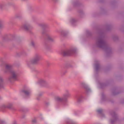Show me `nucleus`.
Returning <instances> with one entry per match:
<instances>
[{
	"instance_id": "obj_1",
	"label": "nucleus",
	"mask_w": 124,
	"mask_h": 124,
	"mask_svg": "<svg viewBox=\"0 0 124 124\" xmlns=\"http://www.w3.org/2000/svg\"><path fill=\"white\" fill-rule=\"evenodd\" d=\"M5 73L9 72L10 73V75L8 77V82L12 83L17 79L18 74V72L13 69L12 66L10 64H6L5 65V69L3 70Z\"/></svg>"
},
{
	"instance_id": "obj_2",
	"label": "nucleus",
	"mask_w": 124,
	"mask_h": 124,
	"mask_svg": "<svg viewBox=\"0 0 124 124\" xmlns=\"http://www.w3.org/2000/svg\"><path fill=\"white\" fill-rule=\"evenodd\" d=\"M96 45L98 47L103 49L107 47L105 41L101 37H99L98 38L96 41Z\"/></svg>"
},
{
	"instance_id": "obj_3",
	"label": "nucleus",
	"mask_w": 124,
	"mask_h": 124,
	"mask_svg": "<svg viewBox=\"0 0 124 124\" xmlns=\"http://www.w3.org/2000/svg\"><path fill=\"white\" fill-rule=\"evenodd\" d=\"M41 58V55L39 53H36L34 54L33 58L31 60L30 62L32 64H37L40 60Z\"/></svg>"
},
{
	"instance_id": "obj_4",
	"label": "nucleus",
	"mask_w": 124,
	"mask_h": 124,
	"mask_svg": "<svg viewBox=\"0 0 124 124\" xmlns=\"http://www.w3.org/2000/svg\"><path fill=\"white\" fill-rule=\"evenodd\" d=\"M76 50L74 48H72L69 50L63 51L62 54L64 56H67L71 55L75 53Z\"/></svg>"
},
{
	"instance_id": "obj_5",
	"label": "nucleus",
	"mask_w": 124,
	"mask_h": 124,
	"mask_svg": "<svg viewBox=\"0 0 124 124\" xmlns=\"http://www.w3.org/2000/svg\"><path fill=\"white\" fill-rule=\"evenodd\" d=\"M0 108L2 109L7 108L9 109H13V104L11 103H8L6 104H3L0 106Z\"/></svg>"
},
{
	"instance_id": "obj_6",
	"label": "nucleus",
	"mask_w": 124,
	"mask_h": 124,
	"mask_svg": "<svg viewBox=\"0 0 124 124\" xmlns=\"http://www.w3.org/2000/svg\"><path fill=\"white\" fill-rule=\"evenodd\" d=\"M111 115L112 116L113 118V120H111V122L112 124H113L116 120L117 119V116L116 113L114 112H111Z\"/></svg>"
},
{
	"instance_id": "obj_7",
	"label": "nucleus",
	"mask_w": 124,
	"mask_h": 124,
	"mask_svg": "<svg viewBox=\"0 0 124 124\" xmlns=\"http://www.w3.org/2000/svg\"><path fill=\"white\" fill-rule=\"evenodd\" d=\"M70 95L69 91L68 90H66L65 91V93L63 95V97L64 98L65 100H66L68 98L70 97Z\"/></svg>"
},
{
	"instance_id": "obj_8",
	"label": "nucleus",
	"mask_w": 124,
	"mask_h": 124,
	"mask_svg": "<svg viewBox=\"0 0 124 124\" xmlns=\"http://www.w3.org/2000/svg\"><path fill=\"white\" fill-rule=\"evenodd\" d=\"M33 27L30 26H27L25 25H22L21 27V28L23 30H31Z\"/></svg>"
},
{
	"instance_id": "obj_9",
	"label": "nucleus",
	"mask_w": 124,
	"mask_h": 124,
	"mask_svg": "<svg viewBox=\"0 0 124 124\" xmlns=\"http://www.w3.org/2000/svg\"><path fill=\"white\" fill-rule=\"evenodd\" d=\"M26 52L24 50H22L16 53L17 55L18 56H24L26 55Z\"/></svg>"
},
{
	"instance_id": "obj_10",
	"label": "nucleus",
	"mask_w": 124,
	"mask_h": 124,
	"mask_svg": "<svg viewBox=\"0 0 124 124\" xmlns=\"http://www.w3.org/2000/svg\"><path fill=\"white\" fill-rule=\"evenodd\" d=\"M4 79L1 75H0V89L4 88Z\"/></svg>"
},
{
	"instance_id": "obj_11",
	"label": "nucleus",
	"mask_w": 124,
	"mask_h": 124,
	"mask_svg": "<svg viewBox=\"0 0 124 124\" xmlns=\"http://www.w3.org/2000/svg\"><path fill=\"white\" fill-rule=\"evenodd\" d=\"M45 32V31H43V32L42 33L43 34L44 33L45 34L46 38L47 40L51 42L53 41L54 40L48 34H46L45 32Z\"/></svg>"
},
{
	"instance_id": "obj_12",
	"label": "nucleus",
	"mask_w": 124,
	"mask_h": 124,
	"mask_svg": "<svg viewBox=\"0 0 124 124\" xmlns=\"http://www.w3.org/2000/svg\"><path fill=\"white\" fill-rule=\"evenodd\" d=\"M38 82L42 85H44L47 84V82L46 80L42 79H39V80Z\"/></svg>"
},
{
	"instance_id": "obj_13",
	"label": "nucleus",
	"mask_w": 124,
	"mask_h": 124,
	"mask_svg": "<svg viewBox=\"0 0 124 124\" xmlns=\"http://www.w3.org/2000/svg\"><path fill=\"white\" fill-rule=\"evenodd\" d=\"M55 99L57 101L59 102H62L65 100L63 97H60L59 96L56 97Z\"/></svg>"
},
{
	"instance_id": "obj_14",
	"label": "nucleus",
	"mask_w": 124,
	"mask_h": 124,
	"mask_svg": "<svg viewBox=\"0 0 124 124\" xmlns=\"http://www.w3.org/2000/svg\"><path fill=\"white\" fill-rule=\"evenodd\" d=\"M41 28L44 30H47L49 28L48 25L46 24H42L40 25Z\"/></svg>"
},
{
	"instance_id": "obj_15",
	"label": "nucleus",
	"mask_w": 124,
	"mask_h": 124,
	"mask_svg": "<svg viewBox=\"0 0 124 124\" xmlns=\"http://www.w3.org/2000/svg\"><path fill=\"white\" fill-rule=\"evenodd\" d=\"M22 92L27 96H28L30 95V91L27 90H23L22 91Z\"/></svg>"
},
{
	"instance_id": "obj_16",
	"label": "nucleus",
	"mask_w": 124,
	"mask_h": 124,
	"mask_svg": "<svg viewBox=\"0 0 124 124\" xmlns=\"http://www.w3.org/2000/svg\"><path fill=\"white\" fill-rule=\"evenodd\" d=\"M83 98V96L81 95H79L77 97L78 102H80L81 101Z\"/></svg>"
},
{
	"instance_id": "obj_17",
	"label": "nucleus",
	"mask_w": 124,
	"mask_h": 124,
	"mask_svg": "<svg viewBox=\"0 0 124 124\" xmlns=\"http://www.w3.org/2000/svg\"><path fill=\"white\" fill-rule=\"evenodd\" d=\"M97 111L99 114L101 115V116L102 117H103L104 115L102 113L103 110L101 109H99L97 110Z\"/></svg>"
},
{
	"instance_id": "obj_18",
	"label": "nucleus",
	"mask_w": 124,
	"mask_h": 124,
	"mask_svg": "<svg viewBox=\"0 0 124 124\" xmlns=\"http://www.w3.org/2000/svg\"><path fill=\"white\" fill-rule=\"evenodd\" d=\"M100 68V63L99 62H97L95 64V68L96 70L97 71Z\"/></svg>"
},
{
	"instance_id": "obj_19",
	"label": "nucleus",
	"mask_w": 124,
	"mask_h": 124,
	"mask_svg": "<svg viewBox=\"0 0 124 124\" xmlns=\"http://www.w3.org/2000/svg\"><path fill=\"white\" fill-rule=\"evenodd\" d=\"M61 34L62 36L65 37L68 34V33L67 31H61Z\"/></svg>"
},
{
	"instance_id": "obj_20",
	"label": "nucleus",
	"mask_w": 124,
	"mask_h": 124,
	"mask_svg": "<svg viewBox=\"0 0 124 124\" xmlns=\"http://www.w3.org/2000/svg\"><path fill=\"white\" fill-rule=\"evenodd\" d=\"M67 124H76L74 122L71 120H68L66 121Z\"/></svg>"
},
{
	"instance_id": "obj_21",
	"label": "nucleus",
	"mask_w": 124,
	"mask_h": 124,
	"mask_svg": "<svg viewBox=\"0 0 124 124\" xmlns=\"http://www.w3.org/2000/svg\"><path fill=\"white\" fill-rule=\"evenodd\" d=\"M3 22L2 21L0 20V30L3 29L4 27L3 26L2 24Z\"/></svg>"
},
{
	"instance_id": "obj_22",
	"label": "nucleus",
	"mask_w": 124,
	"mask_h": 124,
	"mask_svg": "<svg viewBox=\"0 0 124 124\" xmlns=\"http://www.w3.org/2000/svg\"><path fill=\"white\" fill-rule=\"evenodd\" d=\"M31 45L33 47H35V42L33 41H31Z\"/></svg>"
},
{
	"instance_id": "obj_23",
	"label": "nucleus",
	"mask_w": 124,
	"mask_h": 124,
	"mask_svg": "<svg viewBox=\"0 0 124 124\" xmlns=\"http://www.w3.org/2000/svg\"><path fill=\"white\" fill-rule=\"evenodd\" d=\"M84 87L86 89V90L88 92H89L90 91V90L89 89V88L87 86H84Z\"/></svg>"
},
{
	"instance_id": "obj_24",
	"label": "nucleus",
	"mask_w": 124,
	"mask_h": 124,
	"mask_svg": "<svg viewBox=\"0 0 124 124\" xmlns=\"http://www.w3.org/2000/svg\"><path fill=\"white\" fill-rule=\"evenodd\" d=\"M87 34L88 36H90L92 35V34L90 31H88Z\"/></svg>"
},
{
	"instance_id": "obj_25",
	"label": "nucleus",
	"mask_w": 124,
	"mask_h": 124,
	"mask_svg": "<svg viewBox=\"0 0 124 124\" xmlns=\"http://www.w3.org/2000/svg\"><path fill=\"white\" fill-rule=\"evenodd\" d=\"M5 122L3 120H0V124H5Z\"/></svg>"
},
{
	"instance_id": "obj_26",
	"label": "nucleus",
	"mask_w": 124,
	"mask_h": 124,
	"mask_svg": "<svg viewBox=\"0 0 124 124\" xmlns=\"http://www.w3.org/2000/svg\"><path fill=\"white\" fill-rule=\"evenodd\" d=\"M5 5L4 4H1L0 5V7L1 8H2L3 7L5 6Z\"/></svg>"
},
{
	"instance_id": "obj_27",
	"label": "nucleus",
	"mask_w": 124,
	"mask_h": 124,
	"mask_svg": "<svg viewBox=\"0 0 124 124\" xmlns=\"http://www.w3.org/2000/svg\"><path fill=\"white\" fill-rule=\"evenodd\" d=\"M32 122L34 123H36L37 122V120L36 119H34L32 120Z\"/></svg>"
},
{
	"instance_id": "obj_28",
	"label": "nucleus",
	"mask_w": 124,
	"mask_h": 124,
	"mask_svg": "<svg viewBox=\"0 0 124 124\" xmlns=\"http://www.w3.org/2000/svg\"><path fill=\"white\" fill-rule=\"evenodd\" d=\"M43 94V93H40L38 94V96H39V97H41L42 96Z\"/></svg>"
},
{
	"instance_id": "obj_29",
	"label": "nucleus",
	"mask_w": 124,
	"mask_h": 124,
	"mask_svg": "<svg viewBox=\"0 0 124 124\" xmlns=\"http://www.w3.org/2000/svg\"><path fill=\"white\" fill-rule=\"evenodd\" d=\"M116 91H114V92H113V94L114 95H116L118 93H115V92L116 93Z\"/></svg>"
},
{
	"instance_id": "obj_30",
	"label": "nucleus",
	"mask_w": 124,
	"mask_h": 124,
	"mask_svg": "<svg viewBox=\"0 0 124 124\" xmlns=\"http://www.w3.org/2000/svg\"><path fill=\"white\" fill-rule=\"evenodd\" d=\"M12 124H17V122L16 121H14L13 122Z\"/></svg>"
},
{
	"instance_id": "obj_31",
	"label": "nucleus",
	"mask_w": 124,
	"mask_h": 124,
	"mask_svg": "<svg viewBox=\"0 0 124 124\" xmlns=\"http://www.w3.org/2000/svg\"><path fill=\"white\" fill-rule=\"evenodd\" d=\"M40 97H39V96H38L37 97V99L38 100H40Z\"/></svg>"
},
{
	"instance_id": "obj_32",
	"label": "nucleus",
	"mask_w": 124,
	"mask_h": 124,
	"mask_svg": "<svg viewBox=\"0 0 124 124\" xmlns=\"http://www.w3.org/2000/svg\"><path fill=\"white\" fill-rule=\"evenodd\" d=\"M2 62V58L0 59V62Z\"/></svg>"
},
{
	"instance_id": "obj_33",
	"label": "nucleus",
	"mask_w": 124,
	"mask_h": 124,
	"mask_svg": "<svg viewBox=\"0 0 124 124\" xmlns=\"http://www.w3.org/2000/svg\"><path fill=\"white\" fill-rule=\"evenodd\" d=\"M2 98V97L0 96V99H1Z\"/></svg>"
},
{
	"instance_id": "obj_34",
	"label": "nucleus",
	"mask_w": 124,
	"mask_h": 124,
	"mask_svg": "<svg viewBox=\"0 0 124 124\" xmlns=\"http://www.w3.org/2000/svg\"><path fill=\"white\" fill-rule=\"evenodd\" d=\"M82 85H83V86H84V85H85V84H83V83H82Z\"/></svg>"
},
{
	"instance_id": "obj_35",
	"label": "nucleus",
	"mask_w": 124,
	"mask_h": 124,
	"mask_svg": "<svg viewBox=\"0 0 124 124\" xmlns=\"http://www.w3.org/2000/svg\"><path fill=\"white\" fill-rule=\"evenodd\" d=\"M24 116H23V118H24Z\"/></svg>"
},
{
	"instance_id": "obj_36",
	"label": "nucleus",
	"mask_w": 124,
	"mask_h": 124,
	"mask_svg": "<svg viewBox=\"0 0 124 124\" xmlns=\"http://www.w3.org/2000/svg\"><path fill=\"white\" fill-rule=\"evenodd\" d=\"M108 50H109V49H108Z\"/></svg>"
}]
</instances>
